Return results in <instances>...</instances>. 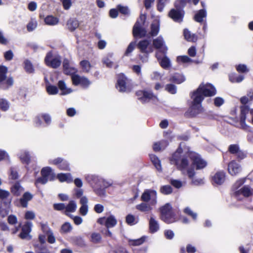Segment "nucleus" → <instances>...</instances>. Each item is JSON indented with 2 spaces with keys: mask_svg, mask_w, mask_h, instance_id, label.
<instances>
[{
  "mask_svg": "<svg viewBox=\"0 0 253 253\" xmlns=\"http://www.w3.org/2000/svg\"><path fill=\"white\" fill-rule=\"evenodd\" d=\"M170 162L183 174H187L190 178H192L195 174L194 167L197 169H201L207 165V162L198 154L190 151L189 147L185 146L182 143L180 144L172 156Z\"/></svg>",
  "mask_w": 253,
  "mask_h": 253,
  "instance_id": "f257e3e1",
  "label": "nucleus"
},
{
  "mask_svg": "<svg viewBox=\"0 0 253 253\" xmlns=\"http://www.w3.org/2000/svg\"><path fill=\"white\" fill-rule=\"evenodd\" d=\"M85 178L90 184L93 189L94 192L100 197L105 196V189L112 184V183L108 182L104 179L95 175H86Z\"/></svg>",
  "mask_w": 253,
  "mask_h": 253,
  "instance_id": "f03ea898",
  "label": "nucleus"
},
{
  "mask_svg": "<svg viewBox=\"0 0 253 253\" xmlns=\"http://www.w3.org/2000/svg\"><path fill=\"white\" fill-rule=\"evenodd\" d=\"M193 102L191 106L187 112L190 116H195L203 111V108L201 104L202 97L200 95H192Z\"/></svg>",
  "mask_w": 253,
  "mask_h": 253,
  "instance_id": "7ed1b4c3",
  "label": "nucleus"
},
{
  "mask_svg": "<svg viewBox=\"0 0 253 253\" xmlns=\"http://www.w3.org/2000/svg\"><path fill=\"white\" fill-rule=\"evenodd\" d=\"M195 95H200L204 99V96H211L216 94L215 88L211 84H201L197 90L193 92Z\"/></svg>",
  "mask_w": 253,
  "mask_h": 253,
  "instance_id": "20e7f679",
  "label": "nucleus"
},
{
  "mask_svg": "<svg viewBox=\"0 0 253 253\" xmlns=\"http://www.w3.org/2000/svg\"><path fill=\"white\" fill-rule=\"evenodd\" d=\"M161 218L166 223H170L174 221V215L172 211V207L169 204H166L160 209Z\"/></svg>",
  "mask_w": 253,
  "mask_h": 253,
  "instance_id": "39448f33",
  "label": "nucleus"
},
{
  "mask_svg": "<svg viewBox=\"0 0 253 253\" xmlns=\"http://www.w3.org/2000/svg\"><path fill=\"white\" fill-rule=\"evenodd\" d=\"M157 192L153 190H146L141 195V199L144 202L150 201L152 206H154L157 203Z\"/></svg>",
  "mask_w": 253,
  "mask_h": 253,
  "instance_id": "423d86ee",
  "label": "nucleus"
},
{
  "mask_svg": "<svg viewBox=\"0 0 253 253\" xmlns=\"http://www.w3.org/2000/svg\"><path fill=\"white\" fill-rule=\"evenodd\" d=\"M116 87L120 92L128 91L131 89L129 81L124 75H119Z\"/></svg>",
  "mask_w": 253,
  "mask_h": 253,
  "instance_id": "0eeeda50",
  "label": "nucleus"
},
{
  "mask_svg": "<svg viewBox=\"0 0 253 253\" xmlns=\"http://www.w3.org/2000/svg\"><path fill=\"white\" fill-rule=\"evenodd\" d=\"M145 17L144 15H141L140 17V21H137L135 24L133 28V34L135 37H142L146 34V31L142 28V25L144 23Z\"/></svg>",
  "mask_w": 253,
  "mask_h": 253,
  "instance_id": "6e6552de",
  "label": "nucleus"
},
{
  "mask_svg": "<svg viewBox=\"0 0 253 253\" xmlns=\"http://www.w3.org/2000/svg\"><path fill=\"white\" fill-rule=\"evenodd\" d=\"M46 65L53 68L59 67L61 64V59L58 56H53L51 52H48L45 59Z\"/></svg>",
  "mask_w": 253,
  "mask_h": 253,
  "instance_id": "1a4fd4ad",
  "label": "nucleus"
},
{
  "mask_svg": "<svg viewBox=\"0 0 253 253\" xmlns=\"http://www.w3.org/2000/svg\"><path fill=\"white\" fill-rule=\"evenodd\" d=\"M71 79L74 85H81L84 88L87 87L91 84V82L87 78L84 76H80L78 74L73 75Z\"/></svg>",
  "mask_w": 253,
  "mask_h": 253,
  "instance_id": "9d476101",
  "label": "nucleus"
},
{
  "mask_svg": "<svg viewBox=\"0 0 253 253\" xmlns=\"http://www.w3.org/2000/svg\"><path fill=\"white\" fill-rule=\"evenodd\" d=\"M97 222L101 225H104L107 228L114 227L117 223L115 217L112 215L108 217H100L97 219Z\"/></svg>",
  "mask_w": 253,
  "mask_h": 253,
  "instance_id": "9b49d317",
  "label": "nucleus"
},
{
  "mask_svg": "<svg viewBox=\"0 0 253 253\" xmlns=\"http://www.w3.org/2000/svg\"><path fill=\"white\" fill-rule=\"evenodd\" d=\"M153 45L156 49L158 50L157 52H159V54L160 53L164 54L167 53L168 48L165 44L164 39L161 36L153 40Z\"/></svg>",
  "mask_w": 253,
  "mask_h": 253,
  "instance_id": "f8f14e48",
  "label": "nucleus"
},
{
  "mask_svg": "<svg viewBox=\"0 0 253 253\" xmlns=\"http://www.w3.org/2000/svg\"><path fill=\"white\" fill-rule=\"evenodd\" d=\"M136 94L138 99L143 102L156 98V96L150 91L139 90Z\"/></svg>",
  "mask_w": 253,
  "mask_h": 253,
  "instance_id": "ddd939ff",
  "label": "nucleus"
},
{
  "mask_svg": "<svg viewBox=\"0 0 253 253\" xmlns=\"http://www.w3.org/2000/svg\"><path fill=\"white\" fill-rule=\"evenodd\" d=\"M156 57L163 68L168 69L171 67L170 60L166 54H164V56H162L159 52H156Z\"/></svg>",
  "mask_w": 253,
  "mask_h": 253,
  "instance_id": "4468645a",
  "label": "nucleus"
},
{
  "mask_svg": "<svg viewBox=\"0 0 253 253\" xmlns=\"http://www.w3.org/2000/svg\"><path fill=\"white\" fill-rule=\"evenodd\" d=\"M225 180V173L224 171L216 172L211 177V182L213 185H221Z\"/></svg>",
  "mask_w": 253,
  "mask_h": 253,
  "instance_id": "2eb2a0df",
  "label": "nucleus"
},
{
  "mask_svg": "<svg viewBox=\"0 0 253 253\" xmlns=\"http://www.w3.org/2000/svg\"><path fill=\"white\" fill-rule=\"evenodd\" d=\"M32 224L31 222H26L22 228V232L19 237L22 239H30L31 236L29 234L31 231Z\"/></svg>",
  "mask_w": 253,
  "mask_h": 253,
  "instance_id": "dca6fc26",
  "label": "nucleus"
},
{
  "mask_svg": "<svg viewBox=\"0 0 253 253\" xmlns=\"http://www.w3.org/2000/svg\"><path fill=\"white\" fill-rule=\"evenodd\" d=\"M138 47L141 52L146 53H151L153 51V47L150 44V41L148 40L140 41L138 44Z\"/></svg>",
  "mask_w": 253,
  "mask_h": 253,
  "instance_id": "f3484780",
  "label": "nucleus"
},
{
  "mask_svg": "<svg viewBox=\"0 0 253 253\" xmlns=\"http://www.w3.org/2000/svg\"><path fill=\"white\" fill-rule=\"evenodd\" d=\"M241 170L240 165L235 161L230 162L228 166V172L232 175H236Z\"/></svg>",
  "mask_w": 253,
  "mask_h": 253,
  "instance_id": "a211bd4d",
  "label": "nucleus"
},
{
  "mask_svg": "<svg viewBox=\"0 0 253 253\" xmlns=\"http://www.w3.org/2000/svg\"><path fill=\"white\" fill-rule=\"evenodd\" d=\"M63 66L64 72L65 74L69 75L71 76L73 75H76L75 73L77 72V70L71 64L68 60L65 59L63 61Z\"/></svg>",
  "mask_w": 253,
  "mask_h": 253,
  "instance_id": "6ab92c4d",
  "label": "nucleus"
},
{
  "mask_svg": "<svg viewBox=\"0 0 253 253\" xmlns=\"http://www.w3.org/2000/svg\"><path fill=\"white\" fill-rule=\"evenodd\" d=\"M169 16L174 21L180 22L182 21L183 12L179 9H173L169 12Z\"/></svg>",
  "mask_w": 253,
  "mask_h": 253,
  "instance_id": "aec40b11",
  "label": "nucleus"
},
{
  "mask_svg": "<svg viewBox=\"0 0 253 253\" xmlns=\"http://www.w3.org/2000/svg\"><path fill=\"white\" fill-rule=\"evenodd\" d=\"M80 203L81 205V207L79 209L80 213L83 215L85 216L88 213V199L85 196H82L80 201Z\"/></svg>",
  "mask_w": 253,
  "mask_h": 253,
  "instance_id": "412c9836",
  "label": "nucleus"
},
{
  "mask_svg": "<svg viewBox=\"0 0 253 253\" xmlns=\"http://www.w3.org/2000/svg\"><path fill=\"white\" fill-rule=\"evenodd\" d=\"M42 229L47 236V241L50 244H53L55 242V238L53 232L46 224L42 225Z\"/></svg>",
  "mask_w": 253,
  "mask_h": 253,
  "instance_id": "4be33fe9",
  "label": "nucleus"
},
{
  "mask_svg": "<svg viewBox=\"0 0 253 253\" xmlns=\"http://www.w3.org/2000/svg\"><path fill=\"white\" fill-rule=\"evenodd\" d=\"M253 193L252 190L248 186H244L240 189L234 192V195L237 199L239 198V196L241 195L244 197H248Z\"/></svg>",
  "mask_w": 253,
  "mask_h": 253,
  "instance_id": "5701e85b",
  "label": "nucleus"
},
{
  "mask_svg": "<svg viewBox=\"0 0 253 253\" xmlns=\"http://www.w3.org/2000/svg\"><path fill=\"white\" fill-rule=\"evenodd\" d=\"M42 176H45L49 179V180H52L55 177V174L50 167L43 168L41 170Z\"/></svg>",
  "mask_w": 253,
  "mask_h": 253,
  "instance_id": "b1692460",
  "label": "nucleus"
},
{
  "mask_svg": "<svg viewBox=\"0 0 253 253\" xmlns=\"http://www.w3.org/2000/svg\"><path fill=\"white\" fill-rule=\"evenodd\" d=\"M57 178L61 182H66L71 183L73 182V177L70 173H60L57 174Z\"/></svg>",
  "mask_w": 253,
  "mask_h": 253,
  "instance_id": "393cba45",
  "label": "nucleus"
},
{
  "mask_svg": "<svg viewBox=\"0 0 253 253\" xmlns=\"http://www.w3.org/2000/svg\"><path fill=\"white\" fill-rule=\"evenodd\" d=\"M59 88L61 91V95L68 94L73 92V90L71 88L67 87L65 83L63 81H59L58 83Z\"/></svg>",
  "mask_w": 253,
  "mask_h": 253,
  "instance_id": "a878e982",
  "label": "nucleus"
},
{
  "mask_svg": "<svg viewBox=\"0 0 253 253\" xmlns=\"http://www.w3.org/2000/svg\"><path fill=\"white\" fill-rule=\"evenodd\" d=\"M33 198V195L29 192H25L22 197L20 199V205L24 207H27L28 201Z\"/></svg>",
  "mask_w": 253,
  "mask_h": 253,
  "instance_id": "bb28decb",
  "label": "nucleus"
},
{
  "mask_svg": "<svg viewBox=\"0 0 253 253\" xmlns=\"http://www.w3.org/2000/svg\"><path fill=\"white\" fill-rule=\"evenodd\" d=\"M10 211L9 203L3 202L1 203L0 208V214L3 217L6 216Z\"/></svg>",
  "mask_w": 253,
  "mask_h": 253,
  "instance_id": "cd10ccee",
  "label": "nucleus"
},
{
  "mask_svg": "<svg viewBox=\"0 0 253 253\" xmlns=\"http://www.w3.org/2000/svg\"><path fill=\"white\" fill-rule=\"evenodd\" d=\"M149 229L151 233L157 232L159 229V225L158 221L152 216L149 220Z\"/></svg>",
  "mask_w": 253,
  "mask_h": 253,
  "instance_id": "c85d7f7f",
  "label": "nucleus"
},
{
  "mask_svg": "<svg viewBox=\"0 0 253 253\" xmlns=\"http://www.w3.org/2000/svg\"><path fill=\"white\" fill-rule=\"evenodd\" d=\"M19 158L23 164H28L30 160V156L29 152L26 151H22L19 155Z\"/></svg>",
  "mask_w": 253,
  "mask_h": 253,
  "instance_id": "c756f323",
  "label": "nucleus"
},
{
  "mask_svg": "<svg viewBox=\"0 0 253 253\" xmlns=\"http://www.w3.org/2000/svg\"><path fill=\"white\" fill-rule=\"evenodd\" d=\"M24 191V188L20 185L19 183L14 184L11 188V193L15 195L19 196Z\"/></svg>",
  "mask_w": 253,
  "mask_h": 253,
  "instance_id": "7c9ffc66",
  "label": "nucleus"
},
{
  "mask_svg": "<svg viewBox=\"0 0 253 253\" xmlns=\"http://www.w3.org/2000/svg\"><path fill=\"white\" fill-rule=\"evenodd\" d=\"M152 207L150 203L147 204L145 203H142L140 204L137 205L136 206L137 210L142 212H148L152 210Z\"/></svg>",
  "mask_w": 253,
  "mask_h": 253,
  "instance_id": "2f4dec72",
  "label": "nucleus"
},
{
  "mask_svg": "<svg viewBox=\"0 0 253 253\" xmlns=\"http://www.w3.org/2000/svg\"><path fill=\"white\" fill-rule=\"evenodd\" d=\"M79 26V22L76 19H70L67 23V28L71 31H74Z\"/></svg>",
  "mask_w": 253,
  "mask_h": 253,
  "instance_id": "473e14b6",
  "label": "nucleus"
},
{
  "mask_svg": "<svg viewBox=\"0 0 253 253\" xmlns=\"http://www.w3.org/2000/svg\"><path fill=\"white\" fill-rule=\"evenodd\" d=\"M147 237L143 236L137 239H128V242L130 246H137L142 245L146 240Z\"/></svg>",
  "mask_w": 253,
  "mask_h": 253,
  "instance_id": "72a5a7b5",
  "label": "nucleus"
},
{
  "mask_svg": "<svg viewBox=\"0 0 253 253\" xmlns=\"http://www.w3.org/2000/svg\"><path fill=\"white\" fill-rule=\"evenodd\" d=\"M138 217L131 214L127 215L126 217V221L129 225H133L138 223Z\"/></svg>",
  "mask_w": 253,
  "mask_h": 253,
  "instance_id": "f704fd0d",
  "label": "nucleus"
},
{
  "mask_svg": "<svg viewBox=\"0 0 253 253\" xmlns=\"http://www.w3.org/2000/svg\"><path fill=\"white\" fill-rule=\"evenodd\" d=\"M44 22L46 25L50 26H54L58 24L59 20L56 17L51 15L46 16L44 18Z\"/></svg>",
  "mask_w": 253,
  "mask_h": 253,
  "instance_id": "c9c22d12",
  "label": "nucleus"
},
{
  "mask_svg": "<svg viewBox=\"0 0 253 253\" xmlns=\"http://www.w3.org/2000/svg\"><path fill=\"white\" fill-rule=\"evenodd\" d=\"M167 145L168 142L166 141L156 142L153 145V149L155 151H159L165 149Z\"/></svg>",
  "mask_w": 253,
  "mask_h": 253,
  "instance_id": "e433bc0d",
  "label": "nucleus"
},
{
  "mask_svg": "<svg viewBox=\"0 0 253 253\" xmlns=\"http://www.w3.org/2000/svg\"><path fill=\"white\" fill-rule=\"evenodd\" d=\"M184 36L185 37V39L189 41V42H194L196 41L197 40V37L196 36L193 34H191V32L188 31L187 29H185L184 30Z\"/></svg>",
  "mask_w": 253,
  "mask_h": 253,
  "instance_id": "4c0bfd02",
  "label": "nucleus"
},
{
  "mask_svg": "<svg viewBox=\"0 0 253 253\" xmlns=\"http://www.w3.org/2000/svg\"><path fill=\"white\" fill-rule=\"evenodd\" d=\"M10 107L9 102L4 98H0V109L3 111H7Z\"/></svg>",
  "mask_w": 253,
  "mask_h": 253,
  "instance_id": "58836bf2",
  "label": "nucleus"
},
{
  "mask_svg": "<svg viewBox=\"0 0 253 253\" xmlns=\"http://www.w3.org/2000/svg\"><path fill=\"white\" fill-rule=\"evenodd\" d=\"M38 22L36 19L32 18L27 25V29L29 32H32L36 29Z\"/></svg>",
  "mask_w": 253,
  "mask_h": 253,
  "instance_id": "ea45409f",
  "label": "nucleus"
},
{
  "mask_svg": "<svg viewBox=\"0 0 253 253\" xmlns=\"http://www.w3.org/2000/svg\"><path fill=\"white\" fill-rule=\"evenodd\" d=\"M150 157L152 162L153 163L157 169L158 171H161L162 167L159 159L156 156L153 155H150Z\"/></svg>",
  "mask_w": 253,
  "mask_h": 253,
  "instance_id": "a19ab883",
  "label": "nucleus"
},
{
  "mask_svg": "<svg viewBox=\"0 0 253 253\" xmlns=\"http://www.w3.org/2000/svg\"><path fill=\"white\" fill-rule=\"evenodd\" d=\"M159 31V24L156 21L151 25L150 34L152 36H156Z\"/></svg>",
  "mask_w": 253,
  "mask_h": 253,
  "instance_id": "79ce46f5",
  "label": "nucleus"
},
{
  "mask_svg": "<svg viewBox=\"0 0 253 253\" xmlns=\"http://www.w3.org/2000/svg\"><path fill=\"white\" fill-rule=\"evenodd\" d=\"M77 207L76 202L74 201H70L69 204L65 206L66 211L73 212L76 211Z\"/></svg>",
  "mask_w": 253,
  "mask_h": 253,
  "instance_id": "37998d69",
  "label": "nucleus"
},
{
  "mask_svg": "<svg viewBox=\"0 0 253 253\" xmlns=\"http://www.w3.org/2000/svg\"><path fill=\"white\" fill-rule=\"evenodd\" d=\"M229 80L232 83H239L244 79L242 75H237L235 74H231L229 76Z\"/></svg>",
  "mask_w": 253,
  "mask_h": 253,
  "instance_id": "c03bdc74",
  "label": "nucleus"
},
{
  "mask_svg": "<svg viewBox=\"0 0 253 253\" xmlns=\"http://www.w3.org/2000/svg\"><path fill=\"white\" fill-rule=\"evenodd\" d=\"M171 80L177 84H181L185 80V78L183 75L175 74L172 77Z\"/></svg>",
  "mask_w": 253,
  "mask_h": 253,
  "instance_id": "a18cd8bd",
  "label": "nucleus"
},
{
  "mask_svg": "<svg viewBox=\"0 0 253 253\" xmlns=\"http://www.w3.org/2000/svg\"><path fill=\"white\" fill-rule=\"evenodd\" d=\"M206 16V12L204 10H200L195 16V21L198 22H201L203 18Z\"/></svg>",
  "mask_w": 253,
  "mask_h": 253,
  "instance_id": "49530a36",
  "label": "nucleus"
},
{
  "mask_svg": "<svg viewBox=\"0 0 253 253\" xmlns=\"http://www.w3.org/2000/svg\"><path fill=\"white\" fill-rule=\"evenodd\" d=\"M80 64L82 70L84 72H88L91 68L90 63L87 60H83L81 61L80 62Z\"/></svg>",
  "mask_w": 253,
  "mask_h": 253,
  "instance_id": "de8ad7c7",
  "label": "nucleus"
},
{
  "mask_svg": "<svg viewBox=\"0 0 253 253\" xmlns=\"http://www.w3.org/2000/svg\"><path fill=\"white\" fill-rule=\"evenodd\" d=\"M176 61L178 63L184 64L191 62L192 60L189 58L187 56L184 55L177 56L176 58Z\"/></svg>",
  "mask_w": 253,
  "mask_h": 253,
  "instance_id": "09e8293b",
  "label": "nucleus"
},
{
  "mask_svg": "<svg viewBox=\"0 0 253 253\" xmlns=\"http://www.w3.org/2000/svg\"><path fill=\"white\" fill-rule=\"evenodd\" d=\"M40 118L43 119L47 125H49L51 121L50 116L47 114H41L36 117L37 120H40Z\"/></svg>",
  "mask_w": 253,
  "mask_h": 253,
  "instance_id": "8fccbe9b",
  "label": "nucleus"
},
{
  "mask_svg": "<svg viewBox=\"0 0 253 253\" xmlns=\"http://www.w3.org/2000/svg\"><path fill=\"white\" fill-rule=\"evenodd\" d=\"M46 89V91H47V93L50 95L56 94L58 92L57 87L54 85H47Z\"/></svg>",
  "mask_w": 253,
  "mask_h": 253,
  "instance_id": "3c124183",
  "label": "nucleus"
},
{
  "mask_svg": "<svg viewBox=\"0 0 253 253\" xmlns=\"http://www.w3.org/2000/svg\"><path fill=\"white\" fill-rule=\"evenodd\" d=\"M24 68L26 71L29 73H33L34 71L32 64L29 60H26L24 62Z\"/></svg>",
  "mask_w": 253,
  "mask_h": 253,
  "instance_id": "603ef678",
  "label": "nucleus"
},
{
  "mask_svg": "<svg viewBox=\"0 0 253 253\" xmlns=\"http://www.w3.org/2000/svg\"><path fill=\"white\" fill-rule=\"evenodd\" d=\"M72 229V227L71 224L69 222H65L64 223L61 228V232L62 233H68L70 232Z\"/></svg>",
  "mask_w": 253,
  "mask_h": 253,
  "instance_id": "864d4df0",
  "label": "nucleus"
},
{
  "mask_svg": "<svg viewBox=\"0 0 253 253\" xmlns=\"http://www.w3.org/2000/svg\"><path fill=\"white\" fill-rule=\"evenodd\" d=\"M246 178H242L238 180L233 185V189L235 191L238 190V189L246 181Z\"/></svg>",
  "mask_w": 253,
  "mask_h": 253,
  "instance_id": "5fc2aeb1",
  "label": "nucleus"
},
{
  "mask_svg": "<svg viewBox=\"0 0 253 253\" xmlns=\"http://www.w3.org/2000/svg\"><path fill=\"white\" fill-rule=\"evenodd\" d=\"M160 191L162 193L168 195L172 192V188L169 185H165L161 188Z\"/></svg>",
  "mask_w": 253,
  "mask_h": 253,
  "instance_id": "6e6d98bb",
  "label": "nucleus"
},
{
  "mask_svg": "<svg viewBox=\"0 0 253 253\" xmlns=\"http://www.w3.org/2000/svg\"><path fill=\"white\" fill-rule=\"evenodd\" d=\"M9 177L13 180L17 179L18 178V173L14 168H10Z\"/></svg>",
  "mask_w": 253,
  "mask_h": 253,
  "instance_id": "4d7b16f0",
  "label": "nucleus"
},
{
  "mask_svg": "<svg viewBox=\"0 0 253 253\" xmlns=\"http://www.w3.org/2000/svg\"><path fill=\"white\" fill-rule=\"evenodd\" d=\"M9 195L10 193L8 191L0 189V198L2 201L6 200Z\"/></svg>",
  "mask_w": 253,
  "mask_h": 253,
  "instance_id": "13d9d810",
  "label": "nucleus"
},
{
  "mask_svg": "<svg viewBox=\"0 0 253 253\" xmlns=\"http://www.w3.org/2000/svg\"><path fill=\"white\" fill-rule=\"evenodd\" d=\"M166 90L171 94H175L176 92V86L172 84H168L166 86Z\"/></svg>",
  "mask_w": 253,
  "mask_h": 253,
  "instance_id": "bf43d9fd",
  "label": "nucleus"
},
{
  "mask_svg": "<svg viewBox=\"0 0 253 253\" xmlns=\"http://www.w3.org/2000/svg\"><path fill=\"white\" fill-rule=\"evenodd\" d=\"M228 150L231 153L234 154H236L240 150L238 145L236 144H232L230 145Z\"/></svg>",
  "mask_w": 253,
  "mask_h": 253,
  "instance_id": "052dcab7",
  "label": "nucleus"
},
{
  "mask_svg": "<svg viewBox=\"0 0 253 253\" xmlns=\"http://www.w3.org/2000/svg\"><path fill=\"white\" fill-rule=\"evenodd\" d=\"M91 241L93 243H98L101 239V236L99 233H93L91 235Z\"/></svg>",
  "mask_w": 253,
  "mask_h": 253,
  "instance_id": "680f3d73",
  "label": "nucleus"
},
{
  "mask_svg": "<svg viewBox=\"0 0 253 253\" xmlns=\"http://www.w3.org/2000/svg\"><path fill=\"white\" fill-rule=\"evenodd\" d=\"M136 45L135 42H131L128 45L126 50L125 52L126 55H128L129 53H130L134 49Z\"/></svg>",
  "mask_w": 253,
  "mask_h": 253,
  "instance_id": "e2e57ef3",
  "label": "nucleus"
},
{
  "mask_svg": "<svg viewBox=\"0 0 253 253\" xmlns=\"http://www.w3.org/2000/svg\"><path fill=\"white\" fill-rule=\"evenodd\" d=\"M169 0H158V9L160 11H162L165 4L169 2Z\"/></svg>",
  "mask_w": 253,
  "mask_h": 253,
  "instance_id": "0e129e2a",
  "label": "nucleus"
},
{
  "mask_svg": "<svg viewBox=\"0 0 253 253\" xmlns=\"http://www.w3.org/2000/svg\"><path fill=\"white\" fill-rule=\"evenodd\" d=\"M58 168L62 170H68L70 169L69 164L67 162L63 160L59 165Z\"/></svg>",
  "mask_w": 253,
  "mask_h": 253,
  "instance_id": "69168bd1",
  "label": "nucleus"
},
{
  "mask_svg": "<svg viewBox=\"0 0 253 253\" xmlns=\"http://www.w3.org/2000/svg\"><path fill=\"white\" fill-rule=\"evenodd\" d=\"M49 180V179L46 177L45 176H42V177L38 178L36 182L35 185L37 186L38 183H42V184H45L47 181Z\"/></svg>",
  "mask_w": 253,
  "mask_h": 253,
  "instance_id": "338daca9",
  "label": "nucleus"
},
{
  "mask_svg": "<svg viewBox=\"0 0 253 253\" xmlns=\"http://www.w3.org/2000/svg\"><path fill=\"white\" fill-rule=\"evenodd\" d=\"M170 183L172 185L176 188H179L182 186V183L181 181L178 180L172 179L170 181Z\"/></svg>",
  "mask_w": 253,
  "mask_h": 253,
  "instance_id": "774afa93",
  "label": "nucleus"
}]
</instances>
